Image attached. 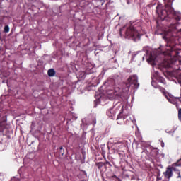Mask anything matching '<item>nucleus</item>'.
<instances>
[{"mask_svg": "<svg viewBox=\"0 0 181 181\" xmlns=\"http://www.w3.org/2000/svg\"><path fill=\"white\" fill-rule=\"evenodd\" d=\"M163 39L167 40L165 45L166 48L165 51H162L159 57H163L161 62V67L163 69H169L173 66H181V60L177 59L176 56V51H175V46H176V37H169V34H166L163 37Z\"/></svg>", "mask_w": 181, "mask_h": 181, "instance_id": "nucleus-1", "label": "nucleus"}, {"mask_svg": "<svg viewBox=\"0 0 181 181\" xmlns=\"http://www.w3.org/2000/svg\"><path fill=\"white\" fill-rule=\"evenodd\" d=\"M168 4H165V9H161L158 13V16L161 21H165L169 23L170 28L176 29V24L178 21H180L179 16L176 14L173 8H172V2L170 0H168Z\"/></svg>", "mask_w": 181, "mask_h": 181, "instance_id": "nucleus-2", "label": "nucleus"}, {"mask_svg": "<svg viewBox=\"0 0 181 181\" xmlns=\"http://www.w3.org/2000/svg\"><path fill=\"white\" fill-rule=\"evenodd\" d=\"M180 168H181V158H180L176 163L172 164V166H168L166 168V171L163 173L165 177H166V179H170V177L173 175V172H175L177 175V179L181 180Z\"/></svg>", "mask_w": 181, "mask_h": 181, "instance_id": "nucleus-3", "label": "nucleus"}, {"mask_svg": "<svg viewBox=\"0 0 181 181\" xmlns=\"http://www.w3.org/2000/svg\"><path fill=\"white\" fill-rule=\"evenodd\" d=\"M125 35L127 39H132V40H134V42H136V40H139V39H141L139 28H136V27H129L126 30Z\"/></svg>", "mask_w": 181, "mask_h": 181, "instance_id": "nucleus-4", "label": "nucleus"}, {"mask_svg": "<svg viewBox=\"0 0 181 181\" xmlns=\"http://www.w3.org/2000/svg\"><path fill=\"white\" fill-rule=\"evenodd\" d=\"M126 83V86L127 87V90H129V87L131 86H134V88H138L139 87V83H138V76L136 75H131Z\"/></svg>", "mask_w": 181, "mask_h": 181, "instance_id": "nucleus-5", "label": "nucleus"}, {"mask_svg": "<svg viewBox=\"0 0 181 181\" xmlns=\"http://www.w3.org/2000/svg\"><path fill=\"white\" fill-rule=\"evenodd\" d=\"M9 124L6 123V117H3V120L0 119V132H5L8 131Z\"/></svg>", "mask_w": 181, "mask_h": 181, "instance_id": "nucleus-6", "label": "nucleus"}, {"mask_svg": "<svg viewBox=\"0 0 181 181\" xmlns=\"http://www.w3.org/2000/svg\"><path fill=\"white\" fill-rule=\"evenodd\" d=\"M156 59H158V55L153 52L150 54L149 57L147 59V62L151 64V66H155V61Z\"/></svg>", "mask_w": 181, "mask_h": 181, "instance_id": "nucleus-7", "label": "nucleus"}, {"mask_svg": "<svg viewBox=\"0 0 181 181\" xmlns=\"http://www.w3.org/2000/svg\"><path fill=\"white\" fill-rule=\"evenodd\" d=\"M106 115L110 119H114L115 118V110H114V108H110L107 110Z\"/></svg>", "mask_w": 181, "mask_h": 181, "instance_id": "nucleus-8", "label": "nucleus"}, {"mask_svg": "<svg viewBox=\"0 0 181 181\" xmlns=\"http://www.w3.org/2000/svg\"><path fill=\"white\" fill-rule=\"evenodd\" d=\"M165 98L168 100V101H169V103H170V104H173L174 105H175V104H177V100H179V98L175 97L173 98H169V96L166 95Z\"/></svg>", "mask_w": 181, "mask_h": 181, "instance_id": "nucleus-9", "label": "nucleus"}, {"mask_svg": "<svg viewBox=\"0 0 181 181\" xmlns=\"http://www.w3.org/2000/svg\"><path fill=\"white\" fill-rule=\"evenodd\" d=\"M47 74L49 77H54L56 75V71L54 69H50L48 70Z\"/></svg>", "mask_w": 181, "mask_h": 181, "instance_id": "nucleus-10", "label": "nucleus"}, {"mask_svg": "<svg viewBox=\"0 0 181 181\" xmlns=\"http://www.w3.org/2000/svg\"><path fill=\"white\" fill-rule=\"evenodd\" d=\"M157 80L159 83H161L162 84H164V86H166V80L163 77L159 76Z\"/></svg>", "mask_w": 181, "mask_h": 181, "instance_id": "nucleus-11", "label": "nucleus"}, {"mask_svg": "<svg viewBox=\"0 0 181 181\" xmlns=\"http://www.w3.org/2000/svg\"><path fill=\"white\" fill-rule=\"evenodd\" d=\"M158 88H159L160 91H161V93L163 94V95H165V97L168 95V91H166V89H165L162 86H158Z\"/></svg>", "mask_w": 181, "mask_h": 181, "instance_id": "nucleus-12", "label": "nucleus"}, {"mask_svg": "<svg viewBox=\"0 0 181 181\" xmlns=\"http://www.w3.org/2000/svg\"><path fill=\"white\" fill-rule=\"evenodd\" d=\"M96 166L98 169H101L103 166H104V163L100 162V163H96Z\"/></svg>", "mask_w": 181, "mask_h": 181, "instance_id": "nucleus-13", "label": "nucleus"}, {"mask_svg": "<svg viewBox=\"0 0 181 181\" xmlns=\"http://www.w3.org/2000/svg\"><path fill=\"white\" fill-rule=\"evenodd\" d=\"M59 155H62V156H63V155H64V148H63V146L59 147Z\"/></svg>", "mask_w": 181, "mask_h": 181, "instance_id": "nucleus-14", "label": "nucleus"}, {"mask_svg": "<svg viewBox=\"0 0 181 181\" xmlns=\"http://www.w3.org/2000/svg\"><path fill=\"white\" fill-rule=\"evenodd\" d=\"M87 73L82 71L81 72L79 77H81V78H85L86 76Z\"/></svg>", "mask_w": 181, "mask_h": 181, "instance_id": "nucleus-15", "label": "nucleus"}, {"mask_svg": "<svg viewBox=\"0 0 181 181\" xmlns=\"http://www.w3.org/2000/svg\"><path fill=\"white\" fill-rule=\"evenodd\" d=\"M4 32L6 33H8V32H9V26L8 25H5V27H4Z\"/></svg>", "mask_w": 181, "mask_h": 181, "instance_id": "nucleus-16", "label": "nucleus"}, {"mask_svg": "<svg viewBox=\"0 0 181 181\" xmlns=\"http://www.w3.org/2000/svg\"><path fill=\"white\" fill-rule=\"evenodd\" d=\"M167 95L168 97V98H174L175 96H173V95H172L171 93H169L167 92Z\"/></svg>", "mask_w": 181, "mask_h": 181, "instance_id": "nucleus-17", "label": "nucleus"}, {"mask_svg": "<svg viewBox=\"0 0 181 181\" xmlns=\"http://www.w3.org/2000/svg\"><path fill=\"white\" fill-rule=\"evenodd\" d=\"M91 124L92 125H95V124H97V119H95V118L93 119Z\"/></svg>", "mask_w": 181, "mask_h": 181, "instance_id": "nucleus-18", "label": "nucleus"}, {"mask_svg": "<svg viewBox=\"0 0 181 181\" xmlns=\"http://www.w3.org/2000/svg\"><path fill=\"white\" fill-rule=\"evenodd\" d=\"M115 145H120V146H124V144H122L121 141L115 143Z\"/></svg>", "mask_w": 181, "mask_h": 181, "instance_id": "nucleus-19", "label": "nucleus"}, {"mask_svg": "<svg viewBox=\"0 0 181 181\" xmlns=\"http://www.w3.org/2000/svg\"><path fill=\"white\" fill-rule=\"evenodd\" d=\"M103 165H104V166H107V165H111V163H110V161H106V162L103 163Z\"/></svg>", "mask_w": 181, "mask_h": 181, "instance_id": "nucleus-20", "label": "nucleus"}, {"mask_svg": "<svg viewBox=\"0 0 181 181\" xmlns=\"http://www.w3.org/2000/svg\"><path fill=\"white\" fill-rule=\"evenodd\" d=\"M4 23H5L4 22V18H0V25H4Z\"/></svg>", "mask_w": 181, "mask_h": 181, "instance_id": "nucleus-21", "label": "nucleus"}, {"mask_svg": "<svg viewBox=\"0 0 181 181\" xmlns=\"http://www.w3.org/2000/svg\"><path fill=\"white\" fill-rule=\"evenodd\" d=\"M163 74H164V76H166V74H167L168 76H169V74H170V71L163 72Z\"/></svg>", "mask_w": 181, "mask_h": 181, "instance_id": "nucleus-22", "label": "nucleus"}, {"mask_svg": "<svg viewBox=\"0 0 181 181\" xmlns=\"http://www.w3.org/2000/svg\"><path fill=\"white\" fill-rule=\"evenodd\" d=\"M168 32H169V33H172V30L170 28L168 29Z\"/></svg>", "mask_w": 181, "mask_h": 181, "instance_id": "nucleus-23", "label": "nucleus"}, {"mask_svg": "<svg viewBox=\"0 0 181 181\" xmlns=\"http://www.w3.org/2000/svg\"><path fill=\"white\" fill-rule=\"evenodd\" d=\"M160 177H159V176L157 177V180H160Z\"/></svg>", "mask_w": 181, "mask_h": 181, "instance_id": "nucleus-24", "label": "nucleus"}, {"mask_svg": "<svg viewBox=\"0 0 181 181\" xmlns=\"http://www.w3.org/2000/svg\"><path fill=\"white\" fill-rule=\"evenodd\" d=\"M153 83H155V82H152V83H151L152 86H153Z\"/></svg>", "mask_w": 181, "mask_h": 181, "instance_id": "nucleus-25", "label": "nucleus"}, {"mask_svg": "<svg viewBox=\"0 0 181 181\" xmlns=\"http://www.w3.org/2000/svg\"><path fill=\"white\" fill-rule=\"evenodd\" d=\"M117 119H119V117H117Z\"/></svg>", "mask_w": 181, "mask_h": 181, "instance_id": "nucleus-26", "label": "nucleus"}, {"mask_svg": "<svg viewBox=\"0 0 181 181\" xmlns=\"http://www.w3.org/2000/svg\"><path fill=\"white\" fill-rule=\"evenodd\" d=\"M160 49H162V46H160Z\"/></svg>", "mask_w": 181, "mask_h": 181, "instance_id": "nucleus-27", "label": "nucleus"}, {"mask_svg": "<svg viewBox=\"0 0 181 181\" xmlns=\"http://www.w3.org/2000/svg\"><path fill=\"white\" fill-rule=\"evenodd\" d=\"M163 146H164V144H162V147L163 148Z\"/></svg>", "mask_w": 181, "mask_h": 181, "instance_id": "nucleus-28", "label": "nucleus"}, {"mask_svg": "<svg viewBox=\"0 0 181 181\" xmlns=\"http://www.w3.org/2000/svg\"><path fill=\"white\" fill-rule=\"evenodd\" d=\"M113 177H117V176L114 175Z\"/></svg>", "mask_w": 181, "mask_h": 181, "instance_id": "nucleus-29", "label": "nucleus"}, {"mask_svg": "<svg viewBox=\"0 0 181 181\" xmlns=\"http://www.w3.org/2000/svg\"><path fill=\"white\" fill-rule=\"evenodd\" d=\"M155 87V88H158V87H156V86H154Z\"/></svg>", "mask_w": 181, "mask_h": 181, "instance_id": "nucleus-30", "label": "nucleus"}, {"mask_svg": "<svg viewBox=\"0 0 181 181\" xmlns=\"http://www.w3.org/2000/svg\"><path fill=\"white\" fill-rule=\"evenodd\" d=\"M121 31H122V30H120V35H121Z\"/></svg>", "mask_w": 181, "mask_h": 181, "instance_id": "nucleus-31", "label": "nucleus"}, {"mask_svg": "<svg viewBox=\"0 0 181 181\" xmlns=\"http://www.w3.org/2000/svg\"><path fill=\"white\" fill-rule=\"evenodd\" d=\"M82 3H83V1L81 2V4H82Z\"/></svg>", "mask_w": 181, "mask_h": 181, "instance_id": "nucleus-32", "label": "nucleus"}]
</instances>
